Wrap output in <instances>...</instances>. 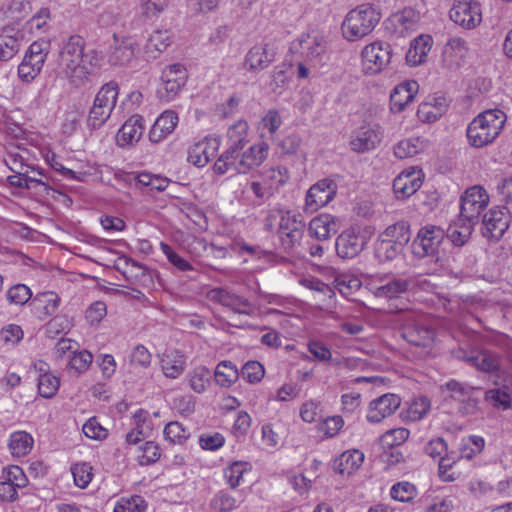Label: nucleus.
Wrapping results in <instances>:
<instances>
[{"instance_id": "obj_34", "label": "nucleus", "mask_w": 512, "mask_h": 512, "mask_svg": "<svg viewBox=\"0 0 512 512\" xmlns=\"http://www.w3.org/2000/svg\"><path fill=\"white\" fill-rule=\"evenodd\" d=\"M293 48L300 51L302 56L308 60H313L325 51V41L318 35H302L297 43H293Z\"/></svg>"}, {"instance_id": "obj_7", "label": "nucleus", "mask_w": 512, "mask_h": 512, "mask_svg": "<svg viewBox=\"0 0 512 512\" xmlns=\"http://www.w3.org/2000/svg\"><path fill=\"white\" fill-rule=\"evenodd\" d=\"M489 203V195L481 186L468 188L461 197L460 221L477 223L482 211Z\"/></svg>"}, {"instance_id": "obj_30", "label": "nucleus", "mask_w": 512, "mask_h": 512, "mask_svg": "<svg viewBox=\"0 0 512 512\" xmlns=\"http://www.w3.org/2000/svg\"><path fill=\"white\" fill-rule=\"evenodd\" d=\"M433 39L430 35H420L415 38L406 53V61L410 66H418L424 63L431 50Z\"/></svg>"}, {"instance_id": "obj_61", "label": "nucleus", "mask_w": 512, "mask_h": 512, "mask_svg": "<svg viewBox=\"0 0 512 512\" xmlns=\"http://www.w3.org/2000/svg\"><path fill=\"white\" fill-rule=\"evenodd\" d=\"M430 409V401L426 397L415 398L408 406L406 417L410 421L421 420Z\"/></svg>"}, {"instance_id": "obj_51", "label": "nucleus", "mask_w": 512, "mask_h": 512, "mask_svg": "<svg viewBox=\"0 0 512 512\" xmlns=\"http://www.w3.org/2000/svg\"><path fill=\"white\" fill-rule=\"evenodd\" d=\"M161 456L160 448L153 441L145 442L137 451V461L140 465H149L159 460Z\"/></svg>"}, {"instance_id": "obj_55", "label": "nucleus", "mask_w": 512, "mask_h": 512, "mask_svg": "<svg viewBox=\"0 0 512 512\" xmlns=\"http://www.w3.org/2000/svg\"><path fill=\"white\" fill-rule=\"evenodd\" d=\"M133 431L142 437H150L153 431V424L149 418V413L143 409H138L133 415Z\"/></svg>"}, {"instance_id": "obj_27", "label": "nucleus", "mask_w": 512, "mask_h": 512, "mask_svg": "<svg viewBox=\"0 0 512 512\" xmlns=\"http://www.w3.org/2000/svg\"><path fill=\"white\" fill-rule=\"evenodd\" d=\"M249 125L245 120H238L227 130L228 148L221 155H232L239 150H243L249 142Z\"/></svg>"}, {"instance_id": "obj_21", "label": "nucleus", "mask_w": 512, "mask_h": 512, "mask_svg": "<svg viewBox=\"0 0 512 512\" xmlns=\"http://www.w3.org/2000/svg\"><path fill=\"white\" fill-rule=\"evenodd\" d=\"M219 145L217 138H204L189 150L188 161L197 167H204L216 156Z\"/></svg>"}, {"instance_id": "obj_2", "label": "nucleus", "mask_w": 512, "mask_h": 512, "mask_svg": "<svg viewBox=\"0 0 512 512\" xmlns=\"http://www.w3.org/2000/svg\"><path fill=\"white\" fill-rule=\"evenodd\" d=\"M270 151L269 144L259 141L246 150H239L232 155H220L214 163V171L217 174H247L260 167L268 158Z\"/></svg>"}, {"instance_id": "obj_49", "label": "nucleus", "mask_w": 512, "mask_h": 512, "mask_svg": "<svg viewBox=\"0 0 512 512\" xmlns=\"http://www.w3.org/2000/svg\"><path fill=\"white\" fill-rule=\"evenodd\" d=\"M402 250V247L380 236L375 246V256L380 262H388L394 260Z\"/></svg>"}, {"instance_id": "obj_60", "label": "nucleus", "mask_w": 512, "mask_h": 512, "mask_svg": "<svg viewBox=\"0 0 512 512\" xmlns=\"http://www.w3.org/2000/svg\"><path fill=\"white\" fill-rule=\"evenodd\" d=\"M111 111L93 102L87 118V126L91 129L101 128L111 116Z\"/></svg>"}, {"instance_id": "obj_63", "label": "nucleus", "mask_w": 512, "mask_h": 512, "mask_svg": "<svg viewBox=\"0 0 512 512\" xmlns=\"http://www.w3.org/2000/svg\"><path fill=\"white\" fill-rule=\"evenodd\" d=\"M146 502L141 496H133L129 499L122 498L114 507V512H144Z\"/></svg>"}, {"instance_id": "obj_59", "label": "nucleus", "mask_w": 512, "mask_h": 512, "mask_svg": "<svg viewBox=\"0 0 512 512\" xmlns=\"http://www.w3.org/2000/svg\"><path fill=\"white\" fill-rule=\"evenodd\" d=\"M467 52L466 41L460 37H453L449 39L443 49V54L451 61L462 59Z\"/></svg>"}, {"instance_id": "obj_16", "label": "nucleus", "mask_w": 512, "mask_h": 512, "mask_svg": "<svg viewBox=\"0 0 512 512\" xmlns=\"http://www.w3.org/2000/svg\"><path fill=\"white\" fill-rule=\"evenodd\" d=\"M366 237L360 229L352 227L342 232L336 239V251L341 258H354L364 248Z\"/></svg>"}, {"instance_id": "obj_39", "label": "nucleus", "mask_w": 512, "mask_h": 512, "mask_svg": "<svg viewBox=\"0 0 512 512\" xmlns=\"http://www.w3.org/2000/svg\"><path fill=\"white\" fill-rule=\"evenodd\" d=\"M411 282L403 278H393L375 287L374 295L378 298L394 299L407 292Z\"/></svg>"}, {"instance_id": "obj_35", "label": "nucleus", "mask_w": 512, "mask_h": 512, "mask_svg": "<svg viewBox=\"0 0 512 512\" xmlns=\"http://www.w3.org/2000/svg\"><path fill=\"white\" fill-rule=\"evenodd\" d=\"M172 33L169 30H156L148 38L144 54L148 60H154L171 44Z\"/></svg>"}, {"instance_id": "obj_9", "label": "nucleus", "mask_w": 512, "mask_h": 512, "mask_svg": "<svg viewBox=\"0 0 512 512\" xmlns=\"http://www.w3.org/2000/svg\"><path fill=\"white\" fill-rule=\"evenodd\" d=\"M162 83L158 88L161 100L169 102L181 91L187 81V70L182 64H172L166 67L161 76Z\"/></svg>"}, {"instance_id": "obj_50", "label": "nucleus", "mask_w": 512, "mask_h": 512, "mask_svg": "<svg viewBox=\"0 0 512 512\" xmlns=\"http://www.w3.org/2000/svg\"><path fill=\"white\" fill-rule=\"evenodd\" d=\"M44 63L39 59H32L25 55L18 66L19 78L25 82H31L41 72Z\"/></svg>"}, {"instance_id": "obj_6", "label": "nucleus", "mask_w": 512, "mask_h": 512, "mask_svg": "<svg viewBox=\"0 0 512 512\" xmlns=\"http://www.w3.org/2000/svg\"><path fill=\"white\" fill-rule=\"evenodd\" d=\"M445 238L444 230L436 225H425L417 233L412 242V253L417 258L433 256Z\"/></svg>"}, {"instance_id": "obj_56", "label": "nucleus", "mask_w": 512, "mask_h": 512, "mask_svg": "<svg viewBox=\"0 0 512 512\" xmlns=\"http://www.w3.org/2000/svg\"><path fill=\"white\" fill-rule=\"evenodd\" d=\"M390 495L396 501L410 502L416 497L417 489L409 482H398L392 486Z\"/></svg>"}, {"instance_id": "obj_19", "label": "nucleus", "mask_w": 512, "mask_h": 512, "mask_svg": "<svg viewBox=\"0 0 512 512\" xmlns=\"http://www.w3.org/2000/svg\"><path fill=\"white\" fill-rule=\"evenodd\" d=\"M401 399L396 394H384L369 404L366 418L370 423H379L391 416L400 406Z\"/></svg>"}, {"instance_id": "obj_42", "label": "nucleus", "mask_w": 512, "mask_h": 512, "mask_svg": "<svg viewBox=\"0 0 512 512\" xmlns=\"http://www.w3.org/2000/svg\"><path fill=\"white\" fill-rule=\"evenodd\" d=\"M121 262L124 263L122 268L123 275L132 283H143L147 280H150L148 270L142 264L125 257L120 259L118 267L120 266Z\"/></svg>"}, {"instance_id": "obj_18", "label": "nucleus", "mask_w": 512, "mask_h": 512, "mask_svg": "<svg viewBox=\"0 0 512 512\" xmlns=\"http://www.w3.org/2000/svg\"><path fill=\"white\" fill-rule=\"evenodd\" d=\"M207 298L211 302L218 303L239 314H249L251 308V304L247 298L237 295L223 287L210 289L207 292Z\"/></svg>"}, {"instance_id": "obj_3", "label": "nucleus", "mask_w": 512, "mask_h": 512, "mask_svg": "<svg viewBox=\"0 0 512 512\" xmlns=\"http://www.w3.org/2000/svg\"><path fill=\"white\" fill-rule=\"evenodd\" d=\"M506 120V114L500 109L481 112L467 127L466 136L469 144L475 148H483L493 143L500 135Z\"/></svg>"}, {"instance_id": "obj_38", "label": "nucleus", "mask_w": 512, "mask_h": 512, "mask_svg": "<svg viewBox=\"0 0 512 512\" xmlns=\"http://www.w3.org/2000/svg\"><path fill=\"white\" fill-rule=\"evenodd\" d=\"M466 361L482 372L498 373L500 371V357L489 351H482L469 356Z\"/></svg>"}, {"instance_id": "obj_46", "label": "nucleus", "mask_w": 512, "mask_h": 512, "mask_svg": "<svg viewBox=\"0 0 512 512\" xmlns=\"http://www.w3.org/2000/svg\"><path fill=\"white\" fill-rule=\"evenodd\" d=\"M117 99L118 84L114 81H110L100 88L94 102L112 112L116 106Z\"/></svg>"}, {"instance_id": "obj_44", "label": "nucleus", "mask_w": 512, "mask_h": 512, "mask_svg": "<svg viewBox=\"0 0 512 512\" xmlns=\"http://www.w3.org/2000/svg\"><path fill=\"white\" fill-rule=\"evenodd\" d=\"M261 179L275 194L289 179L288 170L284 167H270L260 173Z\"/></svg>"}, {"instance_id": "obj_12", "label": "nucleus", "mask_w": 512, "mask_h": 512, "mask_svg": "<svg viewBox=\"0 0 512 512\" xmlns=\"http://www.w3.org/2000/svg\"><path fill=\"white\" fill-rule=\"evenodd\" d=\"M482 234L490 240H499L510 224V213L507 206L491 208L483 217Z\"/></svg>"}, {"instance_id": "obj_33", "label": "nucleus", "mask_w": 512, "mask_h": 512, "mask_svg": "<svg viewBox=\"0 0 512 512\" xmlns=\"http://www.w3.org/2000/svg\"><path fill=\"white\" fill-rule=\"evenodd\" d=\"M274 61L272 53L266 46H254L245 56L244 68L250 72H259L267 68Z\"/></svg>"}, {"instance_id": "obj_53", "label": "nucleus", "mask_w": 512, "mask_h": 512, "mask_svg": "<svg viewBox=\"0 0 512 512\" xmlns=\"http://www.w3.org/2000/svg\"><path fill=\"white\" fill-rule=\"evenodd\" d=\"M59 386V378L51 373L40 374L38 377L39 394L44 398L53 397L57 393Z\"/></svg>"}, {"instance_id": "obj_25", "label": "nucleus", "mask_w": 512, "mask_h": 512, "mask_svg": "<svg viewBox=\"0 0 512 512\" xmlns=\"http://www.w3.org/2000/svg\"><path fill=\"white\" fill-rule=\"evenodd\" d=\"M338 222V218L331 214H320L310 221L309 235L320 241L327 240L338 232Z\"/></svg>"}, {"instance_id": "obj_29", "label": "nucleus", "mask_w": 512, "mask_h": 512, "mask_svg": "<svg viewBox=\"0 0 512 512\" xmlns=\"http://www.w3.org/2000/svg\"><path fill=\"white\" fill-rule=\"evenodd\" d=\"M403 338L415 346L428 347L435 338V331L423 323H414L403 328Z\"/></svg>"}, {"instance_id": "obj_13", "label": "nucleus", "mask_w": 512, "mask_h": 512, "mask_svg": "<svg viewBox=\"0 0 512 512\" xmlns=\"http://www.w3.org/2000/svg\"><path fill=\"white\" fill-rule=\"evenodd\" d=\"M383 131L378 124H364L354 130L350 137L351 150L357 153H365L374 150L381 142Z\"/></svg>"}, {"instance_id": "obj_11", "label": "nucleus", "mask_w": 512, "mask_h": 512, "mask_svg": "<svg viewBox=\"0 0 512 512\" xmlns=\"http://www.w3.org/2000/svg\"><path fill=\"white\" fill-rule=\"evenodd\" d=\"M337 189V183L332 178H324L313 184L306 194V210L315 212L326 206L335 198Z\"/></svg>"}, {"instance_id": "obj_47", "label": "nucleus", "mask_w": 512, "mask_h": 512, "mask_svg": "<svg viewBox=\"0 0 512 512\" xmlns=\"http://www.w3.org/2000/svg\"><path fill=\"white\" fill-rule=\"evenodd\" d=\"M425 149L424 142L418 137L399 141L394 146V155L399 159L413 157Z\"/></svg>"}, {"instance_id": "obj_24", "label": "nucleus", "mask_w": 512, "mask_h": 512, "mask_svg": "<svg viewBox=\"0 0 512 512\" xmlns=\"http://www.w3.org/2000/svg\"><path fill=\"white\" fill-rule=\"evenodd\" d=\"M24 34L22 31L5 27L0 33V61L12 59L23 45Z\"/></svg>"}, {"instance_id": "obj_40", "label": "nucleus", "mask_w": 512, "mask_h": 512, "mask_svg": "<svg viewBox=\"0 0 512 512\" xmlns=\"http://www.w3.org/2000/svg\"><path fill=\"white\" fill-rule=\"evenodd\" d=\"M34 439L26 431H15L9 437L8 447L14 457L26 456L32 450Z\"/></svg>"}, {"instance_id": "obj_5", "label": "nucleus", "mask_w": 512, "mask_h": 512, "mask_svg": "<svg viewBox=\"0 0 512 512\" xmlns=\"http://www.w3.org/2000/svg\"><path fill=\"white\" fill-rule=\"evenodd\" d=\"M305 223L301 214L283 210L278 221L277 234L285 250H291L302 239Z\"/></svg>"}, {"instance_id": "obj_36", "label": "nucleus", "mask_w": 512, "mask_h": 512, "mask_svg": "<svg viewBox=\"0 0 512 512\" xmlns=\"http://www.w3.org/2000/svg\"><path fill=\"white\" fill-rule=\"evenodd\" d=\"M59 303V296L55 292L48 291L33 298L31 305L38 318L44 319L57 311Z\"/></svg>"}, {"instance_id": "obj_1", "label": "nucleus", "mask_w": 512, "mask_h": 512, "mask_svg": "<svg viewBox=\"0 0 512 512\" xmlns=\"http://www.w3.org/2000/svg\"><path fill=\"white\" fill-rule=\"evenodd\" d=\"M84 48L85 40L79 35H72L60 50V72L75 88L85 86L91 75V70L84 64Z\"/></svg>"}, {"instance_id": "obj_22", "label": "nucleus", "mask_w": 512, "mask_h": 512, "mask_svg": "<svg viewBox=\"0 0 512 512\" xmlns=\"http://www.w3.org/2000/svg\"><path fill=\"white\" fill-rule=\"evenodd\" d=\"M143 132V118L133 115L119 129L116 135L117 145L121 148L133 146L141 139Z\"/></svg>"}, {"instance_id": "obj_58", "label": "nucleus", "mask_w": 512, "mask_h": 512, "mask_svg": "<svg viewBox=\"0 0 512 512\" xmlns=\"http://www.w3.org/2000/svg\"><path fill=\"white\" fill-rule=\"evenodd\" d=\"M485 445V441L481 436L471 435L462 440L461 458L471 459L474 455L479 454Z\"/></svg>"}, {"instance_id": "obj_31", "label": "nucleus", "mask_w": 512, "mask_h": 512, "mask_svg": "<svg viewBox=\"0 0 512 512\" xmlns=\"http://www.w3.org/2000/svg\"><path fill=\"white\" fill-rule=\"evenodd\" d=\"M364 461V454L359 450L353 449L343 452L334 460V470L343 475L350 476L355 473Z\"/></svg>"}, {"instance_id": "obj_41", "label": "nucleus", "mask_w": 512, "mask_h": 512, "mask_svg": "<svg viewBox=\"0 0 512 512\" xmlns=\"http://www.w3.org/2000/svg\"><path fill=\"white\" fill-rule=\"evenodd\" d=\"M380 236L404 248L411 238L410 226L407 222L400 221L388 226Z\"/></svg>"}, {"instance_id": "obj_48", "label": "nucleus", "mask_w": 512, "mask_h": 512, "mask_svg": "<svg viewBox=\"0 0 512 512\" xmlns=\"http://www.w3.org/2000/svg\"><path fill=\"white\" fill-rule=\"evenodd\" d=\"M164 438L171 444L183 445L190 437V431L179 421L169 422L163 430Z\"/></svg>"}, {"instance_id": "obj_28", "label": "nucleus", "mask_w": 512, "mask_h": 512, "mask_svg": "<svg viewBox=\"0 0 512 512\" xmlns=\"http://www.w3.org/2000/svg\"><path fill=\"white\" fill-rule=\"evenodd\" d=\"M178 116L174 111H164L155 121L149 132V140L159 143L171 134L178 124Z\"/></svg>"}, {"instance_id": "obj_23", "label": "nucleus", "mask_w": 512, "mask_h": 512, "mask_svg": "<svg viewBox=\"0 0 512 512\" xmlns=\"http://www.w3.org/2000/svg\"><path fill=\"white\" fill-rule=\"evenodd\" d=\"M419 90L416 81H405L397 85L390 94V109L394 113L402 112L410 104Z\"/></svg>"}, {"instance_id": "obj_32", "label": "nucleus", "mask_w": 512, "mask_h": 512, "mask_svg": "<svg viewBox=\"0 0 512 512\" xmlns=\"http://www.w3.org/2000/svg\"><path fill=\"white\" fill-rule=\"evenodd\" d=\"M161 369L166 377L175 379L179 377L185 369V356L176 349L166 350L161 358Z\"/></svg>"}, {"instance_id": "obj_26", "label": "nucleus", "mask_w": 512, "mask_h": 512, "mask_svg": "<svg viewBox=\"0 0 512 512\" xmlns=\"http://www.w3.org/2000/svg\"><path fill=\"white\" fill-rule=\"evenodd\" d=\"M448 108V101L442 95L431 96L421 103L417 110V116L422 122L432 123L437 121Z\"/></svg>"}, {"instance_id": "obj_64", "label": "nucleus", "mask_w": 512, "mask_h": 512, "mask_svg": "<svg viewBox=\"0 0 512 512\" xmlns=\"http://www.w3.org/2000/svg\"><path fill=\"white\" fill-rule=\"evenodd\" d=\"M73 353V356L69 360L70 369L74 370L77 374L87 371L93 361V355L87 350Z\"/></svg>"}, {"instance_id": "obj_43", "label": "nucleus", "mask_w": 512, "mask_h": 512, "mask_svg": "<svg viewBox=\"0 0 512 512\" xmlns=\"http://www.w3.org/2000/svg\"><path fill=\"white\" fill-rule=\"evenodd\" d=\"M476 223L470 221H460L450 225L447 229V237L456 246H463L469 239Z\"/></svg>"}, {"instance_id": "obj_20", "label": "nucleus", "mask_w": 512, "mask_h": 512, "mask_svg": "<svg viewBox=\"0 0 512 512\" xmlns=\"http://www.w3.org/2000/svg\"><path fill=\"white\" fill-rule=\"evenodd\" d=\"M114 42L109 47L108 62L113 66H125L129 64L135 56L137 43L130 37L119 38L113 35Z\"/></svg>"}, {"instance_id": "obj_8", "label": "nucleus", "mask_w": 512, "mask_h": 512, "mask_svg": "<svg viewBox=\"0 0 512 512\" xmlns=\"http://www.w3.org/2000/svg\"><path fill=\"white\" fill-rule=\"evenodd\" d=\"M392 56L389 44L375 41L366 45L361 53L363 69L367 74H377L387 67Z\"/></svg>"}, {"instance_id": "obj_15", "label": "nucleus", "mask_w": 512, "mask_h": 512, "mask_svg": "<svg viewBox=\"0 0 512 512\" xmlns=\"http://www.w3.org/2000/svg\"><path fill=\"white\" fill-rule=\"evenodd\" d=\"M478 388L465 382L452 379L442 386V391L448 393L453 400L464 404L463 412L473 414L477 410L478 401L473 397Z\"/></svg>"}, {"instance_id": "obj_4", "label": "nucleus", "mask_w": 512, "mask_h": 512, "mask_svg": "<svg viewBox=\"0 0 512 512\" xmlns=\"http://www.w3.org/2000/svg\"><path fill=\"white\" fill-rule=\"evenodd\" d=\"M381 19L380 12L369 4H362L350 10L341 24V33L349 42L359 41L368 36Z\"/></svg>"}, {"instance_id": "obj_37", "label": "nucleus", "mask_w": 512, "mask_h": 512, "mask_svg": "<svg viewBox=\"0 0 512 512\" xmlns=\"http://www.w3.org/2000/svg\"><path fill=\"white\" fill-rule=\"evenodd\" d=\"M419 21V14L412 8H405L391 17L395 31L401 36L416 29Z\"/></svg>"}, {"instance_id": "obj_14", "label": "nucleus", "mask_w": 512, "mask_h": 512, "mask_svg": "<svg viewBox=\"0 0 512 512\" xmlns=\"http://www.w3.org/2000/svg\"><path fill=\"white\" fill-rule=\"evenodd\" d=\"M450 19L463 28H475L482 21L480 4L476 0H458L450 10Z\"/></svg>"}, {"instance_id": "obj_54", "label": "nucleus", "mask_w": 512, "mask_h": 512, "mask_svg": "<svg viewBox=\"0 0 512 512\" xmlns=\"http://www.w3.org/2000/svg\"><path fill=\"white\" fill-rule=\"evenodd\" d=\"M485 401L494 408L507 410L511 407L510 394L501 388L489 389L485 392Z\"/></svg>"}, {"instance_id": "obj_52", "label": "nucleus", "mask_w": 512, "mask_h": 512, "mask_svg": "<svg viewBox=\"0 0 512 512\" xmlns=\"http://www.w3.org/2000/svg\"><path fill=\"white\" fill-rule=\"evenodd\" d=\"M250 469L249 463L237 461L224 469V476L231 488H236L241 484L244 473Z\"/></svg>"}, {"instance_id": "obj_45", "label": "nucleus", "mask_w": 512, "mask_h": 512, "mask_svg": "<svg viewBox=\"0 0 512 512\" xmlns=\"http://www.w3.org/2000/svg\"><path fill=\"white\" fill-rule=\"evenodd\" d=\"M214 377L219 385L230 387L239 378V372L231 361H222L217 365Z\"/></svg>"}, {"instance_id": "obj_10", "label": "nucleus", "mask_w": 512, "mask_h": 512, "mask_svg": "<svg viewBox=\"0 0 512 512\" xmlns=\"http://www.w3.org/2000/svg\"><path fill=\"white\" fill-rule=\"evenodd\" d=\"M28 485V478L19 466L4 468L0 475V502L12 503L18 500V490Z\"/></svg>"}, {"instance_id": "obj_17", "label": "nucleus", "mask_w": 512, "mask_h": 512, "mask_svg": "<svg viewBox=\"0 0 512 512\" xmlns=\"http://www.w3.org/2000/svg\"><path fill=\"white\" fill-rule=\"evenodd\" d=\"M423 183L422 170L411 167L402 171L393 181V191L398 199L412 196Z\"/></svg>"}, {"instance_id": "obj_57", "label": "nucleus", "mask_w": 512, "mask_h": 512, "mask_svg": "<svg viewBox=\"0 0 512 512\" xmlns=\"http://www.w3.org/2000/svg\"><path fill=\"white\" fill-rule=\"evenodd\" d=\"M210 379V371L204 366L194 368L189 375V385L196 393H202Z\"/></svg>"}, {"instance_id": "obj_62", "label": "nucleus", "mask_w": 512, "mask_h": 512, "mask_svg": "<svg viewBox=\"0 0 512 512\" xmlns=\"http://www.w3.org/2000/svg\"><path fill=\"white\" fill-rule=\"evenodd\" d=\"M71 472L75 485L79 488H86L92 480V467L87 463H76L72 466Z\"/></svg>"}]
</instances>
